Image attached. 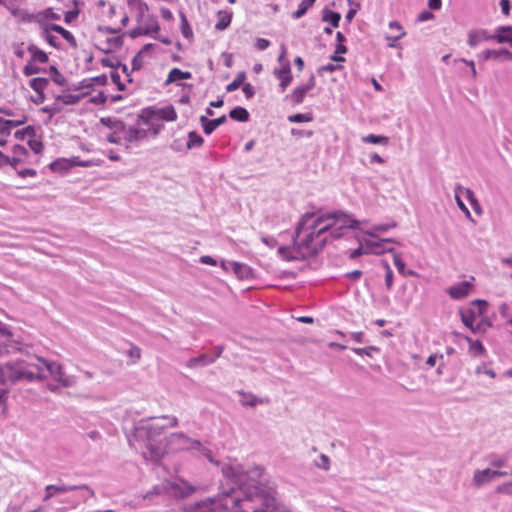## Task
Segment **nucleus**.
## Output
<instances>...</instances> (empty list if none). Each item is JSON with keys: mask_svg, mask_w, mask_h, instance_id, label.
Listing matches in <instances>:
<instances>
[{"mask_svg": "<svg viewBox=\"0 0 512 512\" xmlns=\"http://www.w3.org/2000/svg\"><path fill=\"white\" fill-rule=\"evenodd\" d=\"M358 227V221L341 211L326 214L306 213L296 228L294 245L302 257H311L331 241Z\"/></svg>", "mask_w": 512, "mask_h": 512, "instance_id": "f257e3e1", "label": "nucleus"}, {"mask_svg": "<svg viewBox=\"0 0 512 512\" xmlns=\"http://www.w3.org/2000/svg\"><path fill=\"white\" fill-rule=\"evenodd\" d=\"M35 359L36 355H32L25 359H17L1 364L0 384L14 385L18 382L36 381L41 374Z\"/></svg>", "mask_w": 512, "mask_h": 512, "instance_id": "f03ea898", "label": "nucleus"}, {"mask_svg": "<svg viewBox=\"0 0 512 512\" xmlns=\"http://www.w3.org/2000/svg\"><path fill=\"white\" fill-rule=\"evenodd\" d=\"M14 55L26 64L22 69L24 76H32L44 71L43 65L49 62L48 54L34 43H20L14 46Z\"/></svg>", "mask_w": 512, "mask_h": 512, "instance_id": "7ed1b4c3", "label": "nucleus"}, {"mask_svg": "<svg viewBox=\"0 0 512 512\" xmlns=\"http://www.w3.org/2000/svg\"><path fill=\"white\" fill-rule=\"evenodd\" d=\"M130 9L136 13L137 27L131 30L130 36L135 38L141 35H148L159 30V25L153 16L150 15L147 4L141 0H131Z\"/></svg>", "mask_w": 512, "mask_h": 512, "instance_id": "20e7f679", "label": "nucleus"}, {"mask_svg": "<svg viewBox=\"0 0 512 512\" xmlns=\"http://www.w3.org/2000/svg\"><path fill=\"white\" fill-rule=\"evenodd\" d=\"M36 365L39 367L40 370V377L36 379V381H43L47 379L46 372L49 373L50 377L57 382V386H49V389L51 391H56L58 387H69L72 384L71 379L65 374L63 367L55 362V361H48L42 357L36 356Z\"/></svg>", "mask_w": 512, "mask_h": 512, "instance_id": "39448f33", "label": "nucleus"}, {"mask_svg": "<svg viewBox=\"0 0 512 512\" xmlns=\"http://www.w3.org/2000/svg\"><path fill=\"white\" fill-rule=\"evenodd\" d=\"M118 30L119 28H100L98 34L94 37L96 47L106 54L120 49L123 44V39L118 34Z\"/></svg>", "mask_w": 512, "mask_h": 512, "instance_id": "423d86ee", "label": "nucleus"}, {"mask_svg": "<svg viewBox=\"0 0 512 512\" xmlns=\"http://www.w3.org/2000/svg\"><path fill=\"white\" fill-rule=\"evenodd\" d=\"M147 451L143 452L144 456L151 461L160 460L166 453V444L162 438L149 436L146 441Z\"/></svg>", "mask_w": 512, "mask_h": 512, "instance_id": "0eeeda50", "label": "nucleus"}, {"mask_svg": "<svg viewBox=\"0 0 512 512\" xmlns=\"http://www.w3.org/2000/svg\"><path fill=\"white\" fill-rule=\"evenodd\" d=\"M77 489L87 490L91 497L95 496L94 490L91 489L86 484H81V485H64V484L63 485H52V484H50L45 487V495L43 497V501H48L49 499H51L52 497H54L58 494L67 493L69 491H73V490H77Z\"/></svg>", "mask_w": 512, "mask_h": 512, "instance_id": "6e6552de", "label": "nucleus"}, {"mask_svg": "<svg viewBox=\"0 0 512 512\" xmlns=\"http://www.w3.org/2000/svg\"><path fill=\"white\" fill-rule=\"evenodd\" d=\"M315 85L316 79L312 74L305 84L295 87L290 94L286 95V99L293 105H299L304 101L307 93L314 89Z\"/></svg>", "mask_w": 512, "mask_h": 512, "instance_id": "1a4fd4ad", "label": "nucleus"}, {"mask_svg": "<svg viewBox=\"0 0 512 512\" xmlns=\"http://www.w3.org/2000/svg\"><path fill=\"white\" fill-rule=\"evenodd\" d=\"M394 241L392 239H372L365 243V253L383 254L386 252H394V248L391 246Z\"/></svg>", "mask_w": 512, "mask_h": 512, "instance_id": "9d476101", "label": "nucleus"}, {"mask_svg": "<svg viewBox=\"0 0 512 512\" xmlns=\"http://www.w3.org/2000/svg\"><path fill=\"white\" fill-rule=\"evenodd\" d=\"M505 471H493L490 469L476 470L473 475V483L476 487H481L485 483L491 482L497 477L507 476Z\"/></svg>", "mask_w": 512, "mask_h": 512, "instance_id": "9b49d317", "label": "nucleus"}, {"mask_svg": "<svg viewBox=\"0 0 512 512\" xmlns=\"http://www.w3.org/2000/svg\"><path fill=\"white\" fill-rule=\"evenodd\" d=\"M473 290V284L470 281H463L449 287L446 291L448 295L455 300H460L467 297Z\"/></svg>", "mask_w": 512, "mask_h": 512, "instance_id": "f8f14e48", "label": "nucleus"}, {"mask_svg": "<svg viewBox=\"0 0 512 512\" xmlns=\"http://www.w3.org/2000/svg\"><path fill=\"white\" fill-rule=\"evenodd\" d=\"M274 75L279 80L280 91L285 92L293 79L290 64L288 62L284 63L274 71Z\"/></svg>", "mask_w": 512, "mask_h": 512, "instance_id": "ddd939ff", "label": "nucleus"}, {"mask_svg": "<svg viewBox=\"0 0 512 512\" xmlns=\"http://www.w3.org/2000/svg\"><path fill=\"white\" fill-rule=\"evenodd\" d=\"M28 151L24 146L15 145L12 149V156H10V165L16 168L19 164L25 163L28 159Z\"/></svg>", "mask_w": 512, "mask_h": 512, "instance_id": "4468645a", "label": "nucleus"}, {"mask_svg": "<svg viewBox=\"0 0 512 512\" xmlns=\"http://www.w3.org/2000/svg\"><path fill=\"white\" fill-rule=\"evenodd\" d=\"M389 29H397V33H390L386 35V39L388 40V46L391 48L397 47V41L403 38L406 35L403 27L397 21H391L389 23Z\"/></svg>", "mask_w": 512, "mask_h": 512, "instance_id": "2eb2a0df", "label": "nucleus"}, {"mask_svg": "<svg viewBox=\"0 0 512 512\" xmlns=\"http://www.w3.org/2000/svg\"><path fill=\"white\" fill-rule=\"evenodd\" d=\"M483 61H488L490 59L498 60L500 58H504L506 60L512 61V52L507 49H499V50H491L487 49L481 52L479 55Z\"/></svg>", "mask_w": 512, "mask_h": 512, "instance_id": "dca6fc26", "label": "nucleus"}, {"mask_svg": "<svg viewBox=\"0 0 512 512\" xmlns=\"http://www.w3.org/2000/svg\"><path fill=\"white\" fill-rule=\"evenodd\" d=\"M492 35L487 32V30L479 29V30H471L468 32V45L470 47H476L483 41L491 40Z\"/></svg>", "mask_w": 512, "mask_h": 512, "instance_id": "f3484780", "label": "nucleus"}, {"mask_svg": "<svg viewBox=\"0 0 512 512\" xmlns=\"http://www.w3.org/2000/svg\"><path fill=\"white\" fill-rule=\"evenodd\" d=\"M462 323L469 328L473 333L483 332L482 325L480 323L475 324L476 316L472 310L461 312Z\"/></svg>", "mask_w": 512, "mask_h": 512, "instance_id": "a211bd4d", "label": "nucleus"}, {"mask_svg": "<svg viewBox=\"0 0 512 512\" xmlns=\"http://www.w3.org/2000/svg\"><path fill=\"white\" fill-rule=\"evenodd\" d=\"M226 120L227 118L225 115L212 120H209L206 116L200 117V122L206 135H210L218 126L224 124Z\"/></svg>", "mask_w": 512, "mask_h": 512, "instance_id": "6ab92c4d", "label": "nucleus"}, {"mask_svg": "<svg viewBox=\"0 0 512 512\" xmlns=\"http://www.w3.org/2000/svg\"><path fill=\"white\" fill-rule=\"evenodd\" d=\"M192 77L191 72L189 71H182L179 68H173L168 73V76L165 80V85H169L172 83H176L181 80H188Z\"/></svg>", "mask_w": 512, "mask_h": 512, "instance_id": "aec40b11", "label": "nucleus"}, {"mask_svg": "<svg viewBox=\"0 0 512 512\" xmlns=\"http://www.w3.org/2000/svg\"><path fill=\"white\" fill-rule=\"evenodd\" d=\"M115 126L120 128V130L122 131V134H123L122 142L123 141H125V142L135 141V140L139 139V137L142 134L141 131H139L136 128H132V127L126 128L123 123H116Z\"/></svg>", "mask_w": 512, "mask_h": 512, "instance_id": "412c9836", "label": "nucleus"}, {"mask_svg": "<svg viewBox=\"0 0 512 512\" xmlns=\"http://www.w3.org/2000/svg\"><path fill=\"white\" fill-rule=\"evenodd\" d=\"M232 12L227 10H220L217 13V23L215 24V28L217 30H225L231 23L232 20Z\"/></svg>", "mask_w": 512, "mask_h": 512, "instance_id": "4be33fe9", "label": "nucleus"}, {"mask_svg": "<svg viewBox=\"0 0 512 512\" xmlns=\"http://www.w3.org/2000/svg\"><path fill=\"white\" fill-rule=\"evenodd\" d=\"M241 404L243 406H251L254 407L259 404H267L269 403V399L258 398L257 396L250 393H241Z\"/></svg>", "mask_w": 512, "mask_h": 512, "instance_id": "5701e85b", "label": "nucleus"}, {"mask_svg": "<svg viewBox=\"0 0 512 512\" xmlns=\"http://www.w3.org/2000/svg\"><path fill=\"white\" fill-rule=\"evenodd\" d=\"M50 30L60 34L70 44V46H72V47L77 46V41H76L74 35L70 31L63 28L62 26L57 25V24H52V25H50Z\"/></svg>", "mask_w": 512, "mask_h": 512, "instance_id": "b1692460", "label": "nucleus"}, {"mask_svg": "<svg viewBox=\"0 0 512 512\" xmlns=\"http://www.w3.org/2000/svg\"><path fill=\"white\" fill-rule=\"evenodd\" d=\"M155 116L164 121H175L177 112L173 106H167L156 111Z\"/></svg>", "mask_w": 512, "mask_h": 512, "instance_id": "393cba45", "label": "nucleus"}, {"mask_svg": "<svg viewBox=\"0 0 512 512\" xmlns=\"http://www.w3.org/2000/svg\"><path fill=\"white\" fill-rule=\"evenodd\" d=\"M49 85V80L43 77H35L29 81V87L35 93H44Z\"/></svg>", "mask_w": 512, "mask_h": 512, "instance_id": "a878e982", "label": "nucleus"}, {"mask_svg": "<svg viewBox=\"0 0 512 512\" xmlns=\"http://www.w3.org/2000/svg\"><path fill=\"white\" fill-rule=\"evenodd\" d=\"M393 253V263L395 267L397 268L398 272L403 276H414L415 272L412 270H406V265L403 259L401 258V255L398 252H392Z\"/></svg>", "mask_w": 512, "mask_h": 512, "instance_id": "bb28decb", "label": "nucleus"}, {"mask_svg": "<svg viewBox=\"0 0 512 512\" xmlns=\"http://www.w3.org/2000/svg\"><path fill=\"white\" fill-rule=\"evenodd\" d=\"M498 34L492 35V39L497 41L498 43H511L512 36L508 35V32H512V27H500L498 29Z\"/></svg>", "mask_w": 512, "mask_h": 512, "instance_id": "cd10ccee", "label": "nucleus"}, {"mask_svg": "<svg viewBox=\"0 0 512 512\" xmlns=\"http://www.w3.org/2000/svg\"><path fill=\"white\" fill-rule=\"evenodd\" d=\"M229 116L233 120L246 122L249 119V112L245 108L238 106L230 111Z\"/></svg>", "mask_w": 512, "mask_h": 512, "instance_id": "c85d7f7f", "label": "nucleus"}, {"mask_svg": "<svg viewBox=\"0 0 512 512\" xmlns=\"http://www.w3.org/2000/svg\"><path fill=\"white\" fill-rule=\"evenodd\" d=\"M23 124V121L1 120L0 119V134L2 136L9 135L12 128Z\"/></svg>", "mask_w": 512, "mask_h": 512, "instance_id": "c756f323", "label": "nucleus"}, {"mask_svg": "<svg viewBox=\"0 0 512 512\" xmlns=\"http://www.w3.org/2000/svg\"><path fill=\"white\" fill-rule=\"evenodd\" d=\"M215 361V357H210L208 354H202L198 357H194V358H191L187 365L188 367H195L197 366L198 364H202V365H206V364H209V363H213Z\"/></svg>", "mask_w": 512, "mask_h": 512, "instance_id": "7c9ffc66", "label": "nucleus"}, {"mask_svg": "<svg viewBox=\"0 0 512 512\" xmlns=\"http://www.w3.org/2000/svg\"><path fill=\"white\" fill-rule=\"evenodd\" d=\"M316 0H302L298 6V9L293 12L292 16L295 19H299L304 16L307 10L314 4Z\"/></svg>", "mask_w": 512, "mask_h": 512, "instance_id": "2f4dec72", "label": "nucleus"}, {"mask_svg": "<svg viewBox=\"0 0 512 512\" xmlns=\"http://www.w3.org/2000/svg\"><path fill=\"white\" fill-rule=\"evenodd\" d=\"M341 16L339 13L325 10L323 14V21L331 24L333 27H338Z\"/></svg>", "mask_w": 512, "mask_h": 512, "instance_id": "473e14b6", "label": "nucleus"}, {"mask_svg": "<svg viewBox=\"0 0 512 512\" xmlns=\"http://www.w3.org/2000/svg\"><path fill=\"white\" fill-rule=\"evenodd\" d=\"M204 139L197 132L192 131L188 134L187 148L201 147Z\"/></svg>", "mask_w": 512, "mask_h": 512, "instance_id": "72a5a7b5", "label": "nucleus"}, {"mask_svg": "<svg viewBox=\"0 0 512 512\" xmlns=\"http://www.w3.org/2000/svg\"><path fill=\"white\" fill-rule=\"evenodd\" d=\"M245 79H246L245 72H243V71L239 72L236 75V77L234 78V80L226 86V91L233 92V91L237 90L241 85H243Z\"/></svg>", "mask_w": 512, "mask_h": 512, "instance_id": "f704fd0d", "label": "nucleus"}, {"mask_svg": "<svg viewBox=\"0 0 512 512\" xmlns=\"http://www.w3.org/2000/svg\"><path fill=\"white\" fill-rule=\"evenodd\" d=\"M362 141L371 144L387 145L389 143V138L382 135L369 134L367 136H364L362 138Z\"/></svg>", "mask_w": 512, "mask_h": 512, "instance_id": "c9c22d12", "label": "nucleus"}, {"mask_svg": "<svg viewBox=\"0 0 512 512\" xmlns=\"http://www.w3.org/2000/svg\"><path fill=\"white\" fill-rule=\"evenodd\" d=\"M151 45H145L132 59L133 70H139L143 66V54L150 48Z\"/></svg>", "mask_w": 512, "mask_h": 512, "instance_id": "e433bc0d", "label": "nucleus"}, {"mask_svg": "<svg viewBox=\"0 0 512 512\" xmlns=\"http://www.w3.org/2000/svg\"><path fill=\"white\" fill-rule=\"evenodd\" d=\"M49 72L52 75L53 81L59 86H65L67 84L66 78L58 71L55 66L49 68Z\"/></svg>", "mask_w": 512, "mask_h": 512, "instance_id": "4c0bfd02", "label": "nucleus"}, {"mask_svg": "<svg viewBox=\"0 0 512 512\" xmlns=\"http://www.w3.org/2000/svg\"><path fill=\"white\" fill-rule=\"evenodd\" d=\"M466 340L469 343V349H470L471 352H473L476 355L484 354L485 348H484L483 344L480 341H478V340L474 341V340H472L469 337H467Z\"/></svg>", "mask_w": 512, "mask_h": 512, "instance_id": "58836bf2", "label": "nucleus"}, {"mask_svg": "<svg viewBox=\"0 0 512 512\" xmlns=\"http://www.w3.org/2000/svg\"><path fill=\"white\" fill-rule=\"evenodd\" d=\"M181 32L187 39L193 36V31L184 14H181Z\"/></svg>", "mask_w": 512, "mask_h": 512, "instance_id": "ea45409f", "label": "nucleus"}, {"mask_svg": "<svg viewBox=\"0 0 512 512\" xmlns=\"http://www.w3.org/2000/svg\"><path fill=\"white\" fill-rule=\"evenodd\" d=\"M383 267L385 269V284L387 289H391L393 286V272L387 261H382Z\"/></svg>", "mask_w": 512, "mask_h": 512, "instance_id": "a19ab883", "label": "nucleus"}, {"mask_svg": "<svg viewBox=\"0 0 512 512\" xmlns=\"http://www.w3.org/2000/svg\"><path fill=\"white\" fill-rule=\"evenodd\" d=\"M122 131L120 129H113L111 133H109L106 139L113 144H122Z\"/></svg>", "mask_w": 512, "mask_h": 512, "instance_id": "79ce46f5", "label": "nucleus"}, {"mask_svg": "<svg viewBox=\"0 0 512 512\" xmlns=\"http://www.w3.org/2000/svg\"><path fill=\"white\" fill-rule=\"evenodd\" d=\"M288 120L293 123H303V122L311 121L312 117L309 114L297 113V114L290 115L288 117Z\"/></svg>", "mask_w": 512, "mask_h": 512, "instance_id": "37998d69", "label": "nucleus"}, {"mask_svg": "<svg viewBox=\"0 0 512 512\" xmlns=\"http://www.w3.org/2000/svg\"><path fill=\"white\" fill-rule=\"evenodd\" d=\"M50 26L45 29V40L53 47L59 48L60 42L58 38L50 33Z\"/></svg>", "mask_w": 512, "mask_h": 512, "instance_id": "c03bdc74", "label": "nucleus"}, {"mask_svg": "<svg viewBox=\"0 0 512 512\" xmlns=\"http://www.w3.org/2000/svg\"><path fill=\"white\" fill-rule=\"evenodd\" d=\"M110 77H111L112 82L117 85V88L119 91L125 90V84L121 82V78H120V75L117 70H113L111 72Z\"/></svg>", "mask_w": 512, "mask_h": 512, "instance_id": "a18cd8bd", "label": "nucleus"}, {"mask_svg": "<svg viewBox=\"0 0 512 512\" xmlns=\"http://www.w3.org/2000/svg\"><path fill=\"white\" fill-rule=\"evenodd\" d=\"M455 200L457 202V205L458 207L463 211L465 212L467 215L470 214L468 208L465 206L464 202L461 200L460 196H459V192H462V187L461 186H458L455 190Z\"/></svg>", "mask_w": 512, "mask_h": 512, "instance_id": "49530a36", "label": "nucleus"}, {"mask_svg": "<svg viewBox=\"0 0 512 512\" xmlns=\"http://www.w3.org/2000/svg\"><path fill=\"white\" fill-rule=\"evenodd\" d=\"M107 101V95L103 91H99L95 96L90 99L94 104H104Z\"/></svg>", "mask_w": 512, "mask_h": 512, "instance_id": "de8ad7c7", "label": "nucleus"}, {"mask_svg": "<svg viewBox=\"0 0 512 512\" xmlns=\"http://www.w3.org/2000/svg\"><path fill=\"white\" fill-rule=\"evenodd\" d=\"M30 149L36 154L43 150V144L41 141L33 139L28 142Z\"/></svg>", "mask_w": 512, "mask_h": 512, "instance_id": "09e8293b", "label": "nucleus"}, {"mask_svg": "<svg viewBox=\"0 0 512 512\" xmlns=\"http://www.w3.org/2000/svg\"><path fill=\"white\" fill-rule=\"evenodd\" d=\"M101 123L111 129H119L118 127L115 126L116 123H122L121 121H118V120H114L112 119L111 117H103L101 118Z\"/></svg>", "mask_w": 512, "mask_h": 512, "instance_id": "8fccbe9b", "label": "nucleus"}, {"mask_svg": "<svg viewBox=\"0 0 512 512\" xmlns=\"http://www.w3.org/2000/svg\"><path fill=\"white\" fill-rule=\"evenodd\" d=\"M127 354L134 358L135 361H138L141 358V349L137 346L132 345L131 348L128 350Z\"/></svg>", "mask_w": 512, "mask_h": 512, "instance_id": "3c124183", "label": "nucleus"}, {"mask_svg": "<svg viewBox=\"0 0 512 512\" xmlns=\"http://www.w3.org/2000/svg\"><path fill=\"white\" fill-rule=\"evenodd\" d=\"M269 46H270V41L265 38H258L256 40L255 47L260 51L267 49Z\"/></svg>", "mask_w": 512, "mask_h": 512, "instance_id": "603ef678", "label": "nucleus"}, {"mask_svg": "<svg viewBox=\"0 0 512 512\" xmlns=\"http://www.w3.org/2000/svg\"><path fill=\"white\" fill-rule=\"evenodd\" d=\"M242 91H243L244 95L246 96V98H248V99L252 98L255 93L254 88L250 83L244 84L242 87Z\"/></svg>", "mask_w": 512, "mask_h": 512, "instance_id": "864d4df0", "label": "nucleus"}, {"mask_svg": "<svg viewBox=\"0 0 512 512\" xmlns=\"http://www.w3.org/2000/svg\"><path fill=\"white\" fill-rule=\"evenodd\" d=\"M498 493L512 494V481L496 488Z\"/></svg>", "mask_w": 512, "mask_h": 512, "instance_id": "5fc2aeb1", "label": "nucleus"}, {"mask_svg": "<svg viewBox=\"0 0 512 512\" xmlns=\"http://www.w3.org/2000/svg\"><path fill=\"white\" fill-rule=\"evenodd\" d=\"M90 81L96 85L104 86L107 84V76L104 74L100 75V76H96V77L90 79Z\"/></svg>", "mask_w": 512, "mask_h": 512, "instance_id": "6e6d98bb", "label": "nucleus"}, {"mask_svg": "<svg viewBox=\"0 0 512 512\" xmlns=\"http://www.w3.org/2000/svg\"><path fill=\"white\" fill-rule=\"evenodd\" d=\"M438 359H443V355L432 354L427 358L426 364L430 367H434Z\"/></svg>", "mask_w": 512, "mask_h": 512, "instance_id": "4d7b16f0", "label": "nucleus"}, {"mask_svg": "<svg viewBox=\"0 0 512 512\" xmlns=\"http://www.w3.org/2000/svg\"><path fill=\"white\" fill-rule=\"evenodd\" d=\"M31 101L37 105L42 104L45 101V93H35L31 96Z\"/></svg>", "mask_w": 512, "mask_h": 512, "instance_id": "13d9d810", "label": "nucleus"}, {"mask_svg": "<svg viewBox=\"0 0 512 512\" xmlns=\"http://www.w3.org/2000/svg\"><path fill=\"white\" fill-rule=\"evenodd\" d=\"M462 191L465 193V195H466L467 199L470 201V203H471L473 206L478 205L477 200L474 198V193H473L470 189H464V188H462Z\"/></svg>", "mask_w": 512, "mask_h": 512, "instance_id": "bf43d9fd", "label": "nucleus"}, {"mask_svg": "<svg viewBox=\"0 0 512 512\" xmlns=\"http://www.w3.org/2000/svg\"><path fill=\"white\" fill-rule=\"evenodd\" d=\"M200 262L203 264L212 265V266L216 265V260L214 258H212L211 256H207V255L202 256L200 258Z\"/></svg>", "mask_w": 512, "mask_h": 512, "instance_id": "052dcab7", "label": "nucleus"}, {"mask_svg": "<svg viewBox=\"0 0 512 512\" xmlns=\"http://www.w3.org/2000/svg\"><path fill=\"white\" fill-rule=\"evenodd\" d=\"M500 6L503 14L508 15L510 11V2L509 0H501Z\"/></svg>", "mask_w": 512, "mask_h": 512, "instance_id": "680f3d73", "label": "nucleus"}, {"mask_svg": "<svg viewBox=\"0 0 512 512\" xmlns=\"http://www.w3.org/2000/svg\"><path fill=\"white\" fill-rule=\"evenodd\" d=\"M100 62H101V65H102L103 67H110V68H114V62H113V60H112L110 57H108V56L103 57V58L100 60Z\"/></svg>", "mask_w": 512, "mask_h": 512, "instance_id": "e2e57ef3", "label": "nucleus"}, {"mask_svg": "<svg viewBox=\"0 0 512 512\" xmlns=\"http://www.w3.org/2000/svg\"><path fill=\"white\" fill-rule=\"evenodd\" d=\"M320 460L321 463H319L318 465L323 469L327 470L329 468V458L326 455H321Z\"/></svg>", "mask_w": 512, "mask_h": 512, "instance_id": "0e129e2a", "label": "nucleus"}, {"mask_svg": "<svg viewBox=\"0 0 512 512\" xmlns=\"http://www.w3.org/2000/svg\"><path fill=\"white\" fill-rule=\"evenodd\" d=\"M73 98H74V96H72V95H64V96H58L57 97L58 100H61L65 104H72V103H74Z\"/></svg>", "mask_w": 512, "mask_h": 512, "instance_id": "69168bd1", "label": "nucleus"}, {"mask_svg": "<svg viewBox=\"0 0 512 512\" xmlns=\"http://www.w3.org/2000/svg\"><path fill=\"white\" fill-rule=\"evenodd\" d=\"M428 5L433 10H438L441 7V0H428Z\"/></svg>", "mask_w": 512, "mask_h": 512, "instance_id": "338daca9", "label": "nucleus"}, {"mask_svg": "<svg viewBox=\"0 0 512 512\" xmlns=\"http://www.w3.org/2000/svg\"><path fill=\"white\" fill-rule=\"evenodd\" d=\"M19 175L21 177H27V176H35L36 175V171L34 169H24L22 171L19 172Z\"/></svg>", "mask_w": 512, "mask_h": 512, "instance_id": "774afa93", "label": "nucleus"}]
</instances>
